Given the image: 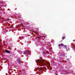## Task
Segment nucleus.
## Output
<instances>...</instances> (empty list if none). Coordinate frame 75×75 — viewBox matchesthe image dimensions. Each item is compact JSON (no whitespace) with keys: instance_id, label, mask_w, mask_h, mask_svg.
Returning <instances> with one entry per match:
<instances>
[{"instance_id":"nucleus-6","label":"nucleus","mask_w":75,"mask_h":75,"mask_svg":"<svg viewBox=\"0 0 75 75\" xmlns=\"http://www.w3.org/2000/svg\"><path fill=\"white\" fill-rule=\"evenodd\" d=\"M26 51H24V53H23V54H24L25 55H26Z\"/></svg>"},{"instance_id":"nucleus-7","label":"nucleus","mask_w":75,"mask_h":75,"mask_svg":"<svg viewBox=\"0 0 75 75\" xmlns=\"http://www.w3.org/2000/svg\"><path fill=\"white\" fill-rule=\"evenodd\" d=\"M65 37L63 36L62 38V40H64V39H65Z\"/></svg>"},{"instance_id":"nucleus-9","label":"nucleus","mask_w":75,"mask_h":75,"mask_svg":"<svg viewBox=\"0 0 75 75\" xmlns=\"http://www.w3.org/2000/svg\"><path fill=\"white\" fill-rule=\"evenodd\" d=\"M66 50L67 51H68V49H66Z\"/></svg>"},{"instance_id":"nucleus-5","label":"nucleus","mask_w":75,"mask_h":75,"mask_svg":"<svg viewBox=\"0 0 75 75\" xmlns=\"http://www.w3.org/2000/svg\"><path fill=\"white\" fill-rule=\"evenodd\" d=\"M38 70H42V67H40V68H39V67H38Z\"/></svg>"},{"instance_id":"nucleus-11","label":"nucleus","mask_w":75,"mask_h":75,"mask_svg":"<svg viewBox=\"0 0 75 75\" xmlns=\"http://www.w3.org/2000/svg\"><path fill=\"white\" fill-rule=\"evenodd\" d=\"M65 48H66V49H67V47H65Z\"/></svg>"},{"instance_id":"nucleus-3","label":"nucleus","mask_w":75,"mask_h":75,"mask_svg":"<svg viewBox=\"0 0 75 75\" xmlns=\"http://www.w3.org/2000/svg\"><path fill=\"white\" fill-rule=\"evenodd\" d=\"M6 52V53H10V52L8 50H5Z\"/></svg>"},{"instance_id":"nucleus-4","label":"nucleus","mask_w":75,"mask_h":75,"mask_svg":"<svg viewBox=\"0 0 75 75\" xmlns=\"http://www.w3.org/2000/svg\"><path fill=\"white\" fill-rule=\"evenodd\" d=\"M18 64H20V63H21V60H20V59H18Z\"/></svg>"},{"instance_id":"nucleus-2","label":"nucleus","mask_w":75,"mask_h":75,"mask_svg":"<svg viewBox=\"0 0 75 75\" xmlns=\"http://www.w3.org/2000/svg\"><path fill=\"white\" fill-rule=\"evenodd\" d=\"M60 46H61V47H63V46H64V45H63V44L62 43H61V44H59V45H58L59 47H60V48H61V47H60Z\"/></svg>"},{"instance_id":"nucleus-10","label":"nucleus","mask_w":75,"mask_h":75,"mask_svg":"<svg viewBox=\"0 0 75 75\" xmlns=\"http://www.w3.org/2000/svg\"><path fill=\"white\" fill-rule=\"evenodd\" d=\"M74 41H75V40H73Z\"/></svg>"},{"instance_id":"nucleus-13","label":"nucleus","mask_w":75,"mask_h":75,"mask_svg":"<svg viewBox=\"0 0 75 75\" xmlns=\"http://www.w3.org/2000/svg\"><path fill=\"white\" fill-rule=\"evenodd\" d=\"M0 71H1V70H0Z\"/></svg>"},{"instance_id":"nucleus-1","label":"nucleus","mask_w":75,"mask_h":75,"mask_svg":"<svg viewBox=\"0 0 75 75\" xmlns=\"http://www.w3.org/2000/svg\"><path fill=\"white\" fill-rule=\"evenodd\" d=\"M36 63H39L40 65L45 66V65H50V63L47 61H45L44 60L38 59L36 61Z\"/></svg>"},{"instance_id":"nucleus-8","label":"nucleus","mask_w":75,"mask_h":75,"mask_svg":"<svg viewBox=\"0 0 75 75\" xmlns=\"http://www.w3.org/2000/svg\"><path fill=\"white\" fill-rule=\"evenodd\" d=\"M64 47H67V45H64Z\"/></svg>"},{"instance_id":"nucleus-12","label":"nucleus","mask_w":75,"mask_h":75,"mask_svg":"<svg viewBox=\"0 0 75 75\" xmlns=\"http://www.w3.org/2000/svg\"><path fill=\"white\" fill-rule=\"evenodd\" d=\"M74 45H75V44H74Z\"/></svg>"}]
</instances>
